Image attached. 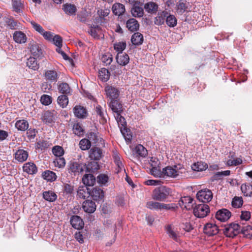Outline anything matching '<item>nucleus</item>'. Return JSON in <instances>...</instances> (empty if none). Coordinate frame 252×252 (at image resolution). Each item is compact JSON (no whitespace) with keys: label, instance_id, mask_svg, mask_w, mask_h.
<instances>
[{"label":"nucleus","instance_id":"nucleus-1","mask_svg":"<svg viewBox=\"0 0 252 252\" xmlns=\"http://www.w3.org/2000/svg\"><path fill=\"white\" fill-rule=\"evenodd\" d=\"M170 189L165 186H161L156 188L153 191L152 197L154 200L163 201L169 195H171Z\"/></svg>","mask_w":252,"mask_h":252},{"label":"nucleus","instance_id":"nucleus-2","mask_svg":"<svg viewBox=\"0 0 252 252\" xmlns=\"http://www.w3.org/2000/svg\"><path fill=\"white\" fill-rule=\"evenodd\" d=\"M85 168V164L75 160H70L67 165L68 173L74 176L82 173Z\"/></svg>","mask_w":252,"mask_h":252},{"label":"nucleus","instance_id":"nucleus-3","mask_svg":"<svg viewBox=\"0 0 252 252\" xmlns=\"http://www.w3.org/2000/svg\"><path fill=\"white\" fill-rule=\"evenodd\" d=\"M241 225L231 223L225 225L223 229L224 235L228 237L233 238L240 233Z\"/></svg>","mask_w":252,"mask_h":252},{"label":"nucleus","instance_id":"nucleus-4","mask_svg":"<svg viewBox=\"0 0 252 252\" xmlns=\"http://www.w3.org/2000/svg\"><path fill=\"white\" fill-rule=\"evenodd\" d=\"M182 169V166L180 164L175 165L173 166H168L162 169L163 177L164 176L170 178H176L181 172L180 170Z\"/></svg>","mask_w":252,"mask_h":252},{"label":"nucleus","instance_id":"nucleus-5","mask_svg":"<svg viewBox=\"0 0 252 252\" xmlns=\"http://www.w3.org/2000/svg\"><path fill=\"white\" fill-rule=\"evenodd\" d=\"M210 212V208L208 205L200 204L196 205L193 208L194 215L198 218H204Z\"/></svg>","mask_w":252,"mask_h":252},{"label":"nucleus","instance_id":"nucleus-6","mask_svg":"<svg viewBox=\"0 0 252 252\" xmlns=\"http://www.w3.org/2000/svg\"><path fill=\"white\" fill-rule=\"evenodd\" d=\"M196 197L202 202H208L212 200L213 193L211 190L205 189L197 192Z\"/></svg>","mask_w":252,"mask_h":252},{"label":"nucleus","instance_id":"nucleus-7","mask_svg":"<svg viewBox=\"0 0 252 252\" xmlns=\"http://www.w3.org/2000/svg\"><path fill=\"white\" fill-rule=\"evenodd\" d=\"M44 77L47 82L53 83L58 81L59 74L55 70H45Z\"/></svg>","mask_w":252,"mask_h":252},{"label":"nucleus","instance_id":"nucleus-8","mask_svg":"<svg viewBox=\"0 0 252 252\" xmlns=\"http://www.w3.org/2000/svg\"><path fill=\"white\" fill-rule=\"evenodd\" d=\"M106 95L111 100H116L119 95V91L117 88L110 85H107L105 88Z\"/></svg>","mask_w":252,"mask_h":252},{"label":"nucleus","instance_id":"nucleus-9","mask_svg":"<svg viewBox=\"0 0 252 252\" xmlns=\"http://www.w3.org/2000/svg\"><path fill=\"white\" fill-rule=\"evenodd\" d=\"M193 199L190 196H184L179 201V204L181 207L187 210H190L193 207Z\"/></svg>","mask_w":252,"mask_h":252},{"label":"nucleus","instance_id":"nucleus-10","mask_svg":"<svg viewBox=\"0 0 252 252\" xmlns=\"http://www.w3.org/2000/svg\"><path fill=\"white\" fill-rule=\"evenodd\" d=\"M203 231L208 236H212L218 234L219 229L216 224L208 223L204 226Z\"/></svg>","mask_w":252,"mask_h":252},{"label":"nucleus","instance_id":"nucleus-11","mask_svg":"<svg viewBox=\"0 0 252 252\" xmlns=\"http://www.w3.org/2000/svg\"><path fill=\"white\" fill-rule=\"evenodd\" d=\"M141 3L137 1L134 2L131 9L132 16L134 17L141 18L144 15L143 8L140 6Z\"/></svg>","mask_w":252,"mask_h":252},{"label":"nucleus","instance_id":"nucleus-12","mask_svg":"<svg viewBox=\"0 0 252 252\" xmlns=\"http://www.w3.org/2000/svg\"><path fill=\"white\" fill-rule=\"evenodd\" d=\"M103 157L102 151L101 149L94 147L89 151V157L91 159L99 160Z\"/></svg>","mask_w":252,"mask_h":252},{"label":"nucleus","instance_id":"nucleus-13","mask_svg":"<svg viewBox=\"0 0 252 252\" xmlns=\"http://www.w3.org/2000/svg\"><path fill=\"white\" fill-rule=\"evenodd\" d=\"M231 216V213L226 209H222L219 210L216 214V218L221 221L227 220Z\"/></svg>","mask_w":252,"mask_h":252},{"label":"nucleus","instance_id":"nucleus-14","mask_svg":"<svg viewBox=\"0 0 252 252\" xmlns=\"http://www.w3.org/2000/svg\"><path fill=\"white\" fill-rule=\"evenodd\" d=\"M113 158L114 162L116 166L117 173H119L123 170L125 171L124 165L123 163V160L120 155L117 153H114Z\"/></svg>","mask_w":252,"mask_h":252},{"label":"nucleus","instance_id":"nucleus-15","mask_svg":"<svg viewBox=\"0 0 252 252\" xmlns=\"http://www.w3.org/2000/svg\"><path fill=\"white\" fill-rule=\"evenodd\" d=\"M70 222L72 226L77 229H81L84 225L82 219L78 216H73L71 217Z\"/></svg>","mask_w":252,"mask_h":252},{"label":"nucleus","instance_id":"nucleus-16","mask_svg":"<svg viewBox=\"0 0 252 252\" xmlns=\"http://www.w3.org/2000/svg\"><path fill=\"white\" fill-rule=\"evenodd\" d=\"M82 207L84 211L88 213H93L96 210L95 204L92 200L85 201L83 203Z\"/></svg>","mask_w":252,"mask_h":252},{"label":"nucleus","instance_id":"nucleus-17","mask_svg":"<svg viewBox=\"0 0 252 252\" xmlns=\"http://www.w3.org/2000/svg\"><path fill=\"white\" fill-rule=\"evenodd\" d=\"M73 112L76 117L81 119L85 118L87 114L86 109L80 105H77L74 107Z\"/></svg>","mask_w":252,"mask_h":252},{"label":"nucleus","instance_id":"nucleus-18","mask_svg":"<svg viewBox=\"0 0 252 252\" xmlns=\"http://www.w3.org/2000/svg\"><path fill=\"white\" fill-rule=\"evenodd\" d=\"M144 8L147 12L153 14L157 13L158 5L154 2L150 1L144 4Z\"/></svg>","mask_w":252,"mask_h":252},{"label":"nucleus","instance_id":"nucleus-19","mask_svg":"<svg viewBox=\"0 0 252 252\" xmlns=\"http://www.w3.org/2000/svg\"><path fill=\"white\" fill-rule=\"evenodd\" d=\"M23 171L29 174H35L37 172V167L34 163L31 162L26 163L23 166Z\"/></svg>","mask_w":252,"mask_h":252},{"label":"nucleus","instance_id":"nucleus-20","mask_svg":"<svg viewBox=\"0 0 252 252\" xmlns=\"http://www.w3.org/2000/svg\"><path fill=\"white\" fill-rule=\"evenodd\" d=\"M109 107L115 114H121L122 111V106L117 100H111L109 103Z\"/></svg>","mask_w":252,"mask_h":252},{"label":"nucleus","instance_id":"nucleus-21","mask_svg":"<svg viewBox=\"0 0 252 252\" xmlns=\"http://www.w3.org/2000/svg\"><path fill=\"white\" fill-rule=\"evenodd\" d=\"M14 40L20 44L25 43L27 41L26 34L21 31H16L13 33Z\"/></svg>","mask_w":252,"mask_h":252},{"label":"nucleus","instance_id":"nucleus-22","mask_svg":"<svg viewBox=\"0 0 252 252\" xmlns=\"http://www.w3.org/2000/svg\"><path fill=\"white\" fill-rule=\"evenodd\" d=\"M90 195L94 200L102 199L104 197V192L100 188H94L91 191H90Z\"/></svg>","mask_w":252,"mask_h":252},{"label":"nucleus","instance_id":"nucleus-23","mask_svg":"<svg viewBox=\"0 0 252 252\" xmlns=\"http://www.w3.org/2000/svg\"><path fill=\"white\" fill-rule=\"evenodd\" d=\"M126 26L131 32L137 31L139 28L138 21L134 18H130L126 21Z\"/></svg>","mask_w":252,"mask_h":252},{"label":"nucleus","instance_id":"nucleus-24","mask_svg":"<svg viewBox=\"0 0 252 252\" xmlns=\"http://www.w3.org/2000/svg\"><path fill=\"white\" fill-rule=\"evenodd\" d=\"M168 14V12L166 11H163L161 12L158 13L157 16L154 19L155 24L158 26H161L163 25L165 22V18Z\"/></svg>","mask_w":252,"mask_h":252},{"label":"nucleus","instance_id":"nucleus-25","mask_svg":"<svg viewBox=\"0 0 252 252\" xmlns=\"http://www.w3.org/2000/svg\"><path fill=\"white\" fill-rule=\"evenodd\" d=\"M28 153L23 149L18 150L15 154V159L21 162L26 161L28 158Z\"/></svg>","mask_w":252,"mask_h":252},{"label":"nucleus","instance_id":"nucleus-26","mask_svg":"<svg viewBox=\"0 0 252 252\" xmlns=\"http://www.w3.org/2000/svg\"><path fill=\"white\" fill-rule=\"evenodd\" d=\"M112 10L113 13L118 16L122 15L126 11L125 5L120 3L114 4Z\"/></svg>","mask_w":252,"mask_h":252},{"label":"nucleus","instance_id":"nucleus-27","mask_svg":"<svg viewBox=\"0 0 252 252\" xmlns=\"http://www.w3.org/2000/svg\"><path fill=\"white\" fill-rule=\"evenodd\" d=\"M95 177L91 174H85L82 178V182L87 186H92L95 183Z\"/></svg>","mask_w":252,"mask_h":252},{"label":"nucleus","instance_id":"nucleus-28","mask_svg":"<svg viewBox=\"0 0 252 252\" xmlns=\"http://www.w3.org/2000/svg\"><path fill=\"white\" fill-rule=\"evenodd\" d=\"M241 189L246 196H252V184L245 183L241 185Z\"/></svg>","mask_w":252,"mask_h":252},{"label":"nucleus","instance_id":"nucleus-29","mask_svg":"<svg viewBox=\"0 0 252 252\" xmlns=\"http://www.w3.org/2000/svg\"><path fill=\"white\" fill-rule=\"evenodd\" d=\"M117 63L121 65H126L129 63V56L126 54H118L116 57Z\"/></svg>","mask_w":252,"mask_h":252},{"label":"nucleus","instance_id":"nucleus-30","mask_svg":"<svg viewBox=\"0 0 252 252\" xmlns=\"http://www.w3.org/2000/svg\"><path fill=\"white\" fill-rule=\"evenodd\" d=\"M13 10L18 13H21L24 8V4L21 0H12Z\"/></svg>","mask_w":252,"mask_h":252},{"label":"nucleus","instance_id":"nucleus-31","mask_svg":"<svg viewBox=\"0 0 252 252\" xmlns=\"http://www.w3.org/2000/svg\"><path fill=\"white\" fill-rule=\"evenodd\" d=\"M54 119V113L49 111L44 112L42 115V120L46 124L52 123Z\"/></svg>","mask_w":252,"mask_h":252},{"label":"nucleus","instance_id":"nucleus-32","mask_svg":"<svg viewBox=\"0 0 252 252\" xmlns=\"http://www.w3.org/2000/svg\"><path fill=\"white\" fill-rule=\"evenodd\" d=\"M63 9L64 12L68 15H75L77 11L76 7L71 4H64L63 5Z\"/></svg>","mask_w":252,"mask_h":252},{"label":"nucleus","instance_id":"nucleus-33","mask_svg":"<svg viewBox=\"0 0 252 252\" xmlns=\"http://www.w3.org/2000/svg\"><path fill=\"white\" fill-rule=\"evenodd\" d=\"M131 41L133 45H141L143 41V35L139 32L134 33L131 37Z\"/></svg>","mask_w":252,"mask_h":252},{"label":"nucleus","instance_id":"nucleus-34","mask_svg":"<svg viewBox=\"0 0 252 252\" xmlns=\"http://www.w3.org/2000/svg\"><path fill=\"white\" fill-rule=\"evenodd\" d=\"M27 66L33 70L38 69L39 66L37 63V60L35 57H30L27 60L26 63Z\"/></svg>","mask_w":252,"mask_h":252},{"label":"nucleus","instance_id":"nucleus-35","mask_svg":"<svg viewBox=\"0 0 252 252\" xmlns=\"http://www.w3.org/2000/svg\"><path fill=\"white\" fill-rule=\"evenodd\" d=\"M58 89L60 93L67 95L70 94L71 89L66 83H62L58 85Z\"/></svg>","mask_w":252,"mask_h":252},{"label":"nucleus","instance_id":"nucleus-36","mask_svg":"<svg viewBox=\"0 0 252 252\" xmlns=\"http://www.w3.org/2000/svg\"><path fill=\"white\" fill-rule=\"evenodd\" d=\"M42 176L45 180L50 182L55 181L57 178L55 173L50 170L44 171L42 174Z\"/></svg>","mask_w":252,"mask_h":252},{"label":"nucleus","instance_id":"nucleus-37","mask_svg":"<svg viewBox=\"0 0 252 252\" xmlns=\"http://www.w3.org/2000/svg\"><path fill=\"white\" fill-rule=\"evenodd\" d=\"M94 160L90 162L87 165H86V168L87 171L88 172H95L97 171L99 168V165L98 162Z\"/></svg>","mask_w":252,"mask_h":252},{"label":"nucleus","instance_id":"nucleus-38","mask_svg":"<svg viewBox=\"0 0 252 252\" xmlns=\"http://www.w3.org/2000/svg\"><path fill=\"white\" fill-rule=\"evenodd\" d=\"M90 195V191L87 187H79L77 190V196L81 199H85Z\"/></svg>","mask_w":252,"mask_h":252},{"label":"nucleus","instance_id":"nucleus-39","mask_svg":"<svg viewBox=\"0 0 252 252\" xmlns=\"http://www.w3.org/2000/svg\"><path fill=\"white\" fill-rule=\"evenodd\" d=\"M165 21L168 26L170 28H173L177 24V18L174 15L172 14L167 15L166 16Z\"/></svg>","mask_w":252,"mask_h":252},{"label":"nucleus","instance_id":"nucleus-40","mask_svg":"<svg viewBox=\"0 0 252 252\" xmlns=\"http://www.w3.org/2000/svg\"><path fill=\"white\" fill-rule=\"evenodd\" d=\"M72 129L73 133L77 136H81L84 135V129L81 124L79 123H76L73 124Z\"/></svg>","mask_w":252,"mask_h":252},{"label":"nucleus","instance_id":"nucleus-41","mask_svg":"<svg viewBox=\"0 0 252 252\" xmlns=\"http://www.w3.org/2000/svg\"><path fill=\"white\" fill-rule=\"evenodd\" d=\"M99 78L103 82H106L110 77V73L108 69L102 68L99 71Z\"/></svg>","mask_w":252,"mask_h":252},{"label":"nucleus","instance_id":"nucleus-42","mask_svg":"<svg viewBox=\"0 0 252 252\" xmlns=\"http://www.w3.org/2000/svg\"><path fill=\"white\" fill-rule=\"evenodd\" d=\"M32 54L35 57H39L42 55V50L37 44H33L30 47Z\"/></svg>","mask_w":252,"mask_h":252},{"label":"nucleus","instance_id":"nucleus-43","mask_svg":"<svg viewBox=\"0 0 252 252\" xmlns=\"http://www.w3.org/2000/svg\"><path fill=\"white\" fill-rule=\"evenodd\" d=\"M15 126L19 130L25 131L29 127V123L24 120H19L16 123Z\"/></svg>","mask_w":252,"mask_h":252},{"label":"nucleus","instance_id":"nucleus-44","mask_svg":"<svg viewBox=\"0 0 252 252\" xmlns=\"http://www.w3.org/2000/svg\"><path fill=\"white\" fill-rule=\"evenodd\" d=\"M240 232L247 237H252V227L250 225H241Z\"/></svg>","mask_w":252,"mask_h":252},{"label":"nucleus","instance_id":"nucleus-45","mask_svg":"<svg viewBox=\"0 0 252 252\" xmlns=\"http://www.w3.org/2000/svg\"><path fill=\"white\" fill-rule=\"evenodd\" d=\"M43 197L44 199L49 202L55 201L57 199V195L52 191L44 192Z\"/></svg>","mask_w":252,"mask_h":252},{"label":"nucleus","instance_id":"nucleus-46","mask_svg":"<svg viewBox=\"0 0 252 252\" xmlns=\"http://www.w3.org/2000/svg\"><path fill=\"white\" fill-rule=\"evenodd\" d=\"M192 169L196 171H201L206 170L208 168V165L206 163L202 162H197L194 163L192 166Z\"/></svg>","mask_w":252,"mask_h":252},{"label":"nucleus","instance_id":"nucleus-47","mask_svg":"<svg viewBox=\"0 0 252 252\" xmlns=\"http://www.w3.org/2000/svg\"><path fill=\"white\" fill-rule=\"evenodd\" d=\"M59 105L63 107H65L68 103V98L66 94H63L59 96L57 99Z\"/></svg>","mask_w":252,"mask_h":252},{"label":"nucleus","instance_id":"nucleus-48","mask_svg":"<svg viewBox=\"0 0 252 252\" xmlns=\"http://www.w3.org/2000/svg\"><path fill=\"white\" fill-rule=\"evenodd\" d=\"M161 203L151 201L147 202L146 207L151 210H161Z\"/></svg>","mask_w":252,"mask_h":252},{"label":"nucleus","instance_id":"nucleus-49","mask_svg":"<svg viewBox=\"0 0 252 252\" xmlns=\"http://www.w3.org/2000/svg\"><path fill=\"white\" fill-rule=\"evenodd\" d=\"M91 146V143H90V141L88 139H82L79 142V147L82 150H88Z\"/></svg>","mask_w":252,"mask_h":252},{"label":"nucleus","instance_id":"nucleus-50","mask_svg":"<svg viewBox=\"0 0 252 252\" xmlns=\"http://www.w3.org/2000/svg\"><path fill=\"white\" fill-rule=\"evenodd\" d=\"M88 139L90 141L91 143L95 144L98 141L97 132L90 131L87 134Z\"/></svg>","mask_w":252,"mask_h":252},{"label":"nucleus","instance_id":"nucleus-51","mask_svg":"<svg viewBox=\"0 0 252 252\" xmlns=\"http://www.w3.org/2000/svg\"><path fill=\"white\" fill-rule=\"evenodd\" d=\"M136 153L141 157H145L148 154V151L142 145H138L135 147Z\"/></svg>","mask_w":252,"mask_h":252},{"label":"nucleus","instance_id":"nucleus-52","mask_svg":"<svg viewBox=\"0 0 252 252\" xmlns=\"http://www.w3.org/2000/svg\"><path fill=\"white\" fill-rule=\"evenodd\" d=\"M243 204L242 197L235 196L233 198L231 202L232 206L236 208L241 207Z\"/></svg>","mask_w":252,"mask_h":252},{"label":"nucleus","instance_id":"nucleus-53","mask_svg":"<svg viewBox=\"0 0 252 252\" xmlns=\"http://www.w3.org/2000/svg\"><path fill=\"white\" fill-rule=\"evenodd\" d=\"M54 165L59 168H63L65 166V160L63 157H57L54 161Z\"/></svg>","mask_w":252,"mask_h":252},{"label":"nucleus","instance_id":"nucleus-54","mask_svg":"<svg viewBox=\"0 0 252 252\" xmlns=\"http://www.w3.org/2000/svg\"><path fill=\"white\" fill-rule=\"evenodd\" d=\"M53 154L57 157H61L64 154L63 148L60 146H55L52 149Z\"/></svg>","mask_w":252,"mask_h":252},{"label":"nucleus","instance_id":"nucleus-55","mask_svg":"<svg viewBox=\"0 0 252 252\" xmlns=\"http://www.w3.org/2000/svg\"><path fill=\"white\" fill-rule=\"evenodd\" d=\"M89 13L86 10L80 11L77 15V18L81 22L85 23L87 21Z\"/></svg>","mask_w":252,"mask_h":252},{"label":"nucleus","instance_id":"nucleus-56","mask_svg":"<svg viewBox=\"0 0 252 252\" xmlns=\"http://www.w3.org/2000/svg\"><path fill=\"white\" fill-rule=\"evenodd\" d=\"M114 49L118 52V54L122 53L126 47V43L125 42H119L114 45Z\"/></svg>","mask_w":252,"mask_h":252},{"label":"nucleus","instance_id":"nucleus-57","mask_svg":"<svg viewBox=\"0 0 252 252\" xmlns=\"http://www.w3.org/2000/svg\"><path fill=\"white\" fill-rule=\"evenodd\" d=\"M187 7L186 3L182 1L181 0L179 1L176 4V10L179 13L182 14L186 10Z\"/></svg>","mask_w":252,"mask_h":252},{"label":"nucleus","instance_id":"nucleus-58","mask_svg":"<svg viewBox=\"0 0 252 252\" xmlns=\"http://www.w3.org/2000/svg\"><path fill=\"white\" fill-rule=\"evenodd\" d=\"M167 233L169 237L175 241H177L178 234L172 228L171 225H168L166 228Z\"/></svg>","mask_w":252,"mask_h":252},{"label":"nucleus","instance_id":"nucleus-59","mask_svg":"<svg viewBox=\"0 0 252 252\" xmlns=\"http://www.w3.org/2000/svg\"><path fill=\"white\" fill-rule=\"evenodd\" d=\"M100 30V27L96 25H93L91 26V29L89 31L90 34L94 38H98V31Z\"/></svg>","mask_w":252,"mask_h":252},{"label":"nucleus","instance_id":"nucleus-60","mask_svg":"<svg viewBox=\"0 0 252 252\" xmlns=\"http://www.w3.org/2000/svg\"><path fill=\"white\" fill-rule=\"evenodd\" d=\"M63 192L66 194H71L74 191V187L71 184H64L63 186Z\"/></svg>","mask_w":252,"mask_h":252},{"label":"nucleus","instance_id":"nucleus-61","mask_svg":"<svg viewBox=\"0 0 252 252\" xmlns=\"http://www.w3.org/2000/svg\"><path fill=\"white\" fill-rule=\"evenodd\" d=\"M54 44L58 47H62L63 39L61 36L55 35L53 36L52 41Z\"/></svg>","mask_w":252,"mask_h":252},{"label":"nucleus","instance_id":"nucleus-62","mask_svg":"<svg viewBox=\"0 0 252 252\" xmlns=\"http://www.w3.org/2000/svg\"><path fill=\"white\" fill-rule=\"evenodd\" d=\"M97 182L102 185H105L108 181V176L104 174H99L97 177Z\"/></svg>","mask_w":252,"mask_h":252},{"label":"nucleus","instance_id":"nucleus-63","mask_svg":"<svg viewBox=\"0 0 252 252\" xmlns=\"http://www.w3.org/2000/svg\"><path fill=\"white\" fill-rule=\"evenodd\" d=\"M31 25L32 26V27L34 29L35 31H36L37 32H38L40 34L43 32L44 30L42 27V26L38 24V23H36L35 22L33 21H32L30 22Z\"/></svg>","mask_w":252,"mask_h":252},{"label":"nucleus","instance_id":"nucleus-64","mask_svg":"<svg viewBox=\"0 0 252 252\" xmlns=\"http://www.w3.org/2000/svg\"><path fill=\"white\" fill-rule=\"evenodd\" d=\"M42 104L45 105H48L52 102L51 97L48 95L44 94L40 99Z\"/></svg>","mask_w":252,"mask_h":252}]
</instances>
